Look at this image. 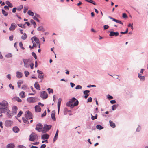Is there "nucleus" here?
<instances>
[{
  "label": "nucleus",
  "instance_id": "obj_1",
  "mask_svg": "<svg viewBox=\"0 0 148 148\" xmlns=\"http://www.w3.org/2000/svg\"><path fill=\"white\" fill-rule=\"evenodd\" d=\"M8 109H9V104L6 100H3L0 102V114L6 111ZM2 116V114L0 115V116Z\"/></svg>",
  "mask_w": 148,
  "mask_h": 148
},
{
  "label": "nucleus",
  "instance_id": "obj_2",
  "mask_svg": "<svg viewBox=\"0 0 148 148\" xmlns=\"http://www.w3.org/2000/svg\"><path fill=\"white\" fill-rule=\"evenodd\" d=\"M32 40V42L33 44V46L32 47L31 45L29 46V47L30 48H32L33 47H36V44L35 43H37V38L36 37H33L31 38Z\"/></svg>",
  "mask_w": 148,
  "mask_h": 148
},
{
  "label": "nucleus",
  "instance_id": "obj_3",
  "mask_svg": "<svg viewBox=\"0 0 148 148\" xmlns=\"http://www.w3.org/2000/svg\"><path fill=\"white\" fill-rule=\"evenodd\" d=\"M52 127L51 125H45L43 128L42 133H45L49 130Z\"/></svg>",
  "mask_w": 148,
  "mask_h": 148
},
{
  "label": "nucleus",
  "instance_id": "obj_4",
  "mask_svg": "<svg viewBox=\"0 0 148 148\" xmlns=\"http://www.w3.org/2000/svg\"><path fill=\"white\" fill-rule=\"evenodd\" d=\"M23 61L24 64V66L26 68H29L31 64L29 59H23Z\"/></svg>",
  "mask_w": 148,
  "mask_h": 148
},
{
  "label": "nucleus",
  "instance_id": "obj_5",
  "mask_svg": "<svg viewBox=\"0 0 148 148\" xmlns=\"http://www.w3.org/2000/svg\"><path fill=\"white\" fill-rule=\"evenodd\" d=\"M25 118H27L28 119H30L32 118L33 116L31 112L29 111H26L25 114Z\"/></svg>",
  "mask_w": 148,
  "mask_h": 148
},
{
  "label": "nucleus",
  "instance_id": "obj_6",
  "mask_svg": "<svg viewBox=\"0 0 148 148\" xmlns=\"http://www.w3.org/2000/svg\"><path fill=\"white\" fill-rule=\"evenodd\" d=\"M40 97L43 99H45L48 97V95L45 91H43L40 92Z\"/></svg>",
  "mask_w": 148,
  "mask_h": 148
},
{
  "label": "nucleus",
  "instance_id": "obj_7",
  "mask_svg": "<svg viewBox=\"0 0 148 148\" xmlns=\"http://www.w3.org/2000/svg\"><path fill=\"white\" fill-rule=\"evenodd\" d=\"M37 72L38 78V79H43L44 78V74L43 73V72L39 70H38Z\"/></svg>",
  "mask_w": 148,
  "mask_h": 148
},
{
  "label": "nucleus",
  "instance_id": "obj_8",
  "mask_svg": "<svg viewBox=\"0 0 148 148\" xmlns=\"http://www.w3.org/2000/svg\"><path fill=\"white\" fill-rule=\"evenodd\" d=\"M7 112L6 115L8 118H11L12 116L14 115L12 112L8 109L6 111H5L3 112V113Z\"/></svg>",
  "mask_w": 148,
  "mask_h": 148
},
{
  "label": "nucleus",
  "instance_id": "obj_9",
  "mask_svg": "<svg viewBox=\"0 0 148 148\" xmlns=\"http://www.w3.org/2000/svg\"><path fill=\"white\" fill-rule=\"evenodd\" d=\"M36 134L32 132L29 136V140L34 141L36 138Z\"/></svg>",
  "mask_w": 148,
  "mask_h": 148
},
{
  "label": "nucleus",
  "instance_id": "obj_10",
  "mask_svg": "<svg viewBox=\"0 0 148 148\" xmlns=\"http://www.w3.org/2000/svg\"><path fill=\"white\" fill-rule=\"evenodd\" d=\"M110 34L109 35L110 36H114L116 37L117 36L119 35V33L118 32H114L111 31L110 32Z\"/></svg>",
  "mask_w": 148,
  "mask_h": 148
},
{
  "label": "nucleus",
  "instance_id": "obj_11",
  "mask_svg": "<svg viewBox=\"0 0 148 148\" xmlns=\"http://www.w3.org/2000/svg\"><path fill=\"white\" fill-rule=\"evenodd\" d=\"M27 101L29 103H34L36 101V98L33 97H30L27 98Z\"/></svg>",
  "mask_w": 148,
  "mask_h": 148
},
{
  "label": "nucleus",
  "instance_id": "obj_12",
  "mask_svg": "<svg viewBox=\"0 0 148 148\" xmlns=\"http://www.w3.org/2000/svg\"><path fill=\"white\" fill-rule=\"evenodd\" d=\"M43 125L40 123L38 124V131L42 132L43 130Z\"/></svg>",
  "mask_w": 148,
  "mask_h": 148
},
{
  "label": "nucleus",
  "instance_id": "obj_13",
  "mask_svg": "<svg viewBox=\"0 0 148 148\" xmlns=\"http://www.w3.org/2000/svg\"><path fill=\"white\" fill-rule=\"evenodd\" d=\"M16 27L17 25L15 23H12L10 27L9 28V30L10 31H13L15 30Z\"/></svg>",
  "mask_w": 148,
  "mask_h": 148
},
{
  "label": "nucleus",
  "instance_id": "obj_14",
  "mask_svg": "<svg viewBox=\"0 0 148 148\" xmlns=\"http://www.w3.org/2000/svg\"><path fill=\"white\" fill-rule=\"evenodd\" d=\"M17 109L18 108L16 106H14L12 107V112L14 115L16 113Z\"/></svg>",
  "mask_w": 148,
  "mask_h": 148
},
{
  "label": "nucleus",
  "instance_id": "obj_15",
  "mask_svg": "<svg viewBox=\"0 0 148 148\" xmlns=\"http://www.w3.org/2000/svg\"><path fill=\"white\" fill-rule=\"evenodd\" d=\"M62 101V99L61 98H59L58 100V114H59L60 106L61 105V102Z\"/></svg>",
  "mask_w": 148,
  "mask_h": 148
},
{
  "label": "nucleus",
  "instance_id": "obj_16",
  "mask_svg": "<svg viewBox=\"0 0 148 148\" xmlns=\"http://www.w3.org/2000/svg\"><path fill=\"white\" fill-rule=\"evenodd\" d=\"M49 137V135L47 134H43L41 136V139L42 140L47 139Z\"/></svg>",
  "mask_w": 148,
  "mask_h": 148
},
{
  "label": "nucleus",
  "instance_id": "obj_17",
  "mask_svg": "<svg viewBox=\"0 0 148 148\" xmlns=\"http://www.w3.org/2000/svg\"><path fill=\"white\" fill-rule=\"evenodd\" d=\"M12 123V121L10 120H7L5 122V125L8 127L10 126Z\"/></svg>",
  "mask_w": 148,
  "mask_h": 148
},
{
  "label": "nucleus",
  "instance_id": "obj_18",
  "mask_svg": "<svg viewBox=\"0 0 148 148\" xmlns=\"http://www.w3.org/2000/svg\"><path fill=\"white\" fill-rule=\"evenodd\" d=\"M16 76L17 78H20L22 77V73L21 72L17 71L16 73Z\"/></svg>",
  "mask_w": 148,
  "mask_h": 148
},
{
  "label": "nucleus",
  "instance_id": "obj_19",
  "mask_svg": "<svg viewBox=\"0 0 148 148\" xmlns=\"http://www.w3.org/2000/svg\"><path fill=\"white\" fill-rule=\"evenodd\" d=\"M138 77L141 81H144L145 80V78L144 76H142L141 74L138 73Z\"/></svg>",
  "mask_w": 148,
  "mask_h": 148
},
{
  "label": "nucleus",
  "instance_id": "obj_20",
  "mask_svg": "<svg viewBox=\"0 0 148 148\" xmlns=\"http://www.w3.org/2000/svg\"><path fill=\"white\" fill-rule=\"evenodd\" d=\"M58 130L56 131V134L54 136V137L53 140V142H54L57 139L58 136Z\"/></svg>",
  "mask_w": 148,
  "mask_h": 148
},
{
  "label": "nucleus",
  "instance_id": "obj_21",
  "mask_svg": "<svg viewBox=\"0 0 148 148\" xmlns=\"http://www.w3.org/2000/svg\"><path fill=\"white\" fill-rule=\"evenodd\" d=\"M109 123L110 126L112 127L113 128H114L115 127V124L112 121L110 120Z\"/></svg>",
  "mask_w": 148,
  "mask_h": 148
},
{
  "label": "nucleus",
  "instance_id": "obj_22",
  "mask_svg": "<svg viewBox=\"0 0 148 148\" xmlns=\"http://www.w3.org/2000/svg\"><path fill=\"white\" fill-rule=\"evenodd\" d=\"M13 130L15 133H18L19 131L18 128L16 126L13 127Z\"/></svg>",
  "mask_w": 148,
  "mask_h": 148
},
{
  "label": "nucleus",
  "instance_id": "obj_23",
  "mask_svg": "<svg viewBox=\"0 0 148 148\" xmlns=\"http://www.w3.org/2000/svg\"><path fill=\"white\" fill-rule=\"evenodd\" d=\"M19 95L20 97L21 98H24L25 96V93L24 91L21 92L19 94Z\"/></svg>",
  "mask_w": 148,
  "mask_h": 148
},
{
  "label": "nucleus",
  "instance_id": "obj_24",
  "mask_svg": "<svg viewBox=\"0 0 148 148\" xmlns=\"http://www.w3.org/2000/svg\"><path fill=\"white\" fill-rule=\"evenodd\" d=\"M85 1L91 3L95 5H97L96 3L92 0H85Z\"/></svg>",
  "mask_w": 148,
  "mask_h": 148
},
{
  "label": "nucleus",
  "instance_id": "obj_25",
  "mask_svg": "<svg viewBox=\"0 0 148 148\" xmlns=\"http://www.w3.org/2000/svg\"><path fill=\"white\" fill-rule=\"evenodd\" d=\"M14 147V145L13 144L10 143L7 145L6 148H13Z\"/></svg>",
  "mask_w": 148,
  "mask_h": 148
},
{
  "label": "nucleus",
  "instance_id": "obj_26",
  "mask_svg": "<svg viewBox=\"0 0 148 148\" xmlns=\"http://www.w3.org/2000/svg\"><path fill=\"white\" fill-rule=\"evenodd\" d=\"M6 4L8 5V6L10 7H13L12 4L10 2L8 1H7L5 2Z\"/></svg>",
  "mask_w": 148,
  "mask_h": 148
},
{
  "label": "nucleus",
  "instance_id": "obj_27",
  "mask_svg": "<svg viewBox=\"0 0 148 148\" xmlns=\"http://www.w3.org/2000/svg\"><path fill=\"white\" fill-rule=\"evenodd\" d=\"M22 119L23 122L25 123H28L29 122L28 121V120L29 119H28L27 118H24L23 117Z\"/></svg>",
  "mask_w": 148,
  "mask_h": 148
},
{
  "label": "nucleus",
  "instance_id": "obj_28",
  "mask_svg": "<svg viewBox=\"0 0 148 148\" xmlns=\"http://www.w3.org/2000/svg\"><path fill=\"white\" fill-rule=\"evenodd\" d=\"M119 104L113 105L112 106V110H115L117 108Z\"/></svg>",
  "mask_w": 148,
  "mask_h": 148
},
{
  "label": "nucleus",
  "instance_id": "obj_29",
  "mask_svg": "<svg viewBox=\"0 0 148 148\" xmlns=\"http://www.w3.org/2000/svg\"><path fill=\"white\" fill-rule=\"evenodd\" d=\"M2 13L5 16H7L8 15V13L6 12L5 10L3 9L2 10Z\"/></svg>",
  "mask_w": 148,
  "mask_h": 148
},
{
  "label": "nucleus",
  "instance_id": "obj_30",
  "mask_svg": "<svg viewBox=\"0 0 148 148\" xmlns=\"http://www.w3.org/2000/svg\"><path fill=\"white\" fill-rule=\"evenodd\" d=\"M30 22L33 25L34 27H35L36 26V24L34 21L33 19H31L30 20Z\"/></svg>",
  "mask_w": 148,
  "mask_h": 148
},
{
  "label": "nucleus",
  "instance_id": "obj_31",
  "mask_svg": "<svg viewBox=\"0 0 148 148\" xmlns=\"http://www.w3.org/2000/svg\"><path fill=\"white\" fill-rule=\"evenodd\" d=\"M28 14L30 16H33L34 15L33 12L31 11L30 10H29L27 12Z\"/></svg>",
  "mask_w": 148,
  "mask_h": 148
},
{
  "label": "nucleus",
  "instance_id": "obj_32",
  "mask_svg": "<svg viewBox=\"0 0 148 148\" xmlns=\"http://www.w3.org/2000/svg\"><path fill=\"white\" fill-rule=\"evenodd\" d=\"M96 127L97 129L99 130H101L103 128V127L102 126H101V125H97Z\"/></svg>",
  "mask_w": 148,
  "mask_h": 148
},
{
  "label": "nucleus",
  "instance_id": "obj_33",
  "mask_svg": "<svg viewBox=\"0 0 148 148\" xmlns=\"http://www.w3.org/2000/svg\"><path fill=\"white\" fill-rule=\"evenodd\" d=\"M38 31H44L43 27L42 26H40L38 27Z\"/></svg>",
  "mask_w": 148,
  "mask_h": 148
},
{
  "label": "nucleus",
  "instance_id": "obj_34",
  "mask_svg": "<svg viewBox=\"0 0 148 148\" xmlns=\"http://www.w3.org/2000/svg\"><path fill=\"white\" fill-rule=\"evenodd\" d=\"M23 81L21 80H19L17 82L18 86V88H20L21 85L22 84Z\"/></svg>",
  "mask_w": 148,
  "mask_h": 148
},
{
  "label": "nucleus",
  "instance_id": "obj_35",
  "mask_svg": "<svg viewBox=\"0 0 148 148\" xmlns=\"http://www.w3.org/2000/svg\"><path fill=\"white\" fill-rule=\"evenodd\" d=\"M91 119L92 120H94L95 119H97V115L96 114L95 116H93L91 114Z\"/></svg>",
  "mask_w": 148,
  "mask_h": 148
},
{
  "label": "nucleus",
  "instance_id": "obj_36",
  "mask_svg": "<svg viewBox=\"0 0 148 148\" xmlns=\"http://www.w3.org/2000/svg\"><path fill=\"white\" fill-rule=\"evenodd\" d=\"M27 36L25 33H24L21 36V38L23 40H25L27 38Z\"/></svg>",
  "mask_w": 148,
  "mask_h": 148
},
{
  "label": "nucleus",
  "instance_id": "obj_37",
  "mask_svg": "<svg viewBox=\"0 0 148 148\" xmlns=\"http://www.w3.org/2000/svg\"><path fill=\"white\" fill-rule=\"evenodd\" d=\"M47 90L48 91V92L49 94L51 93H53V90L52 89L48 88L47 89Z\"/></svg>",
  "mask_w": 148,
  "mask_h": 148
},
{
  "label": "nucleus",
  "instance_id": "obj_38",
  "mask_svg": "<svg viewBox=\"0 0 148 148\" xmlns=\"http://www.w3.org/2000/svg\"><path fill=\"white\" fill-rule=\"evenodd\" d=\"M51 117L52 119L54 120L55 121L56 120V119L55 118V114L54 113H52L51 114Z\"/></svg>",
  "mask_w": 148,
  "mask_h": 148
},
{
  "label": "nucleus",
  "instance_id": "obj_39",
  "mask_svg": "<svg viewBox=\"0 0 148 148\" xmlns=\"http://www.w3.org/2000/svg\"><path fill=\"white\" fill-rule=\"evenodd\" d=\"M19 45L20 47L22 49L24 50L25 48L23 47V44L21 42H20L19 43Z\"/></svg>",
  "mask_w": 148,
  "mask_h": 148
},
{
  "label": "nucleus",
  "instance_id": "obj_40",
  "mask_svg": "<svg viewBox=\"0 0 148 148\" xmlns=\"http://www.w3.org/2000/svg\"><path fill=\"white\" fill-rule=\"evenodd\" d=\"M77 99L75 97H73L71 99H70V101H71V103H73Z\"/></svg>",
  "mask_w": 148,
  "mask_h": 148
},
{
  "label": "nucleus",
  "instance_id": "obj_41",
  "mask_svg": "<svg viewBox=\"0 0 148 148\" xmlns=\"http://www.w3.org/2000/svg\"><path fill=\"white\" fill-rule=\"evenodd\" d=\"M79 104V101L77 99L76 100V101L74 103L73 105V106H77Z\"/></svg>",
  "mask_w": 148,
  "mask_h": 148
},
{
  "label": "nucleus",
  "instance_id": "obj_42",
  "mask_svg": "<svg viewBox=\"0 0 148 148\" xmlns=\"http://www.w3.org/2000/svg\"><path fill=\"white\" fill-rule=\"evenodd\" d=\"M82 88V86L79 85H77L75 88L76 89H81Z\"/></svg>",
  "mask_w": 148,
  "mask_h": 148
},
{
  "label": "nucleus",
  "instance_id": "obj_43",
  "mask_svg": "<svg viewBox=\"0 0 148 148\" xmlns=\"http://www.w3.org/2000/svg\"><path fill=\"white\" fill-rule=\"evenodd\" d=\"M18 26H19V27H20L21 28H25V24L22 25L21 24H18Z\"/></svg>",
  "mask_w": 148,
  "mask_h": 148
},
{
  "label": "nucleus",
  "instance_id": "obj_44",
  "mask_svg": "<svg viewBox=\"0 0 148 148\" xmlns=\"http://www.w3.org/2000/svg\"><path fill=\"white\" fill-rule=\"evenodd\" d=\"M12 55L11 53H9L5 55V57L7 58H10L12 56Z\"/></svg>",
  "mask_w": 148,
  "mask_h": 148
},
{
  "label": "nucleus",
  "instance_id": "obj_45",
  "mask_svg": "<svg viewBox=\"0 0 148 148\" xmlns=\"http://www.w3.org/2000/svg\"><path fill=\"white\" fill-rule=\"evenodd\" d=\"M107 98L108 100H110L113 99V97L109 94L107 95Z\"/></svg>",
  "mask_w": 148,
  "mask_h": 148
},
{
  "label": "nucleus",
  "instance_id": "obj_46",
  "mask_svg": "<svg viewBox=\"0 0 148 148\" xmlns=\"http://www.w3.org/2000/svg\"><path fill=\"white\" fill-rule=\"evenodd\" d=\"M138 127L137 128L136 130V131L137 132H140L141 129V127L139 125H138Z\"/></svg>",
  "mask_w": 148,
  "mask_h": 148
},
{
  "label": "nucleus",
  "instance_id": "obj_47",
  "mask_svg": "<svg viewBox=\"0 0 148 148\" xmlns=\"http://www.w3.org/2000/svg\"><path fill=\"white\" fill-rule=\"evenodd\" d=\"M47 113L46 110L41 115V117L42 118L44 117L46 115Z\"/></svg>",
  "mask_w": 148,
  "mask_h": 148
},
{
  "label": "nucleus",
  "instance_id": "obj_48",
  "mask_svg": "<svg viewBox=\"0 0 148 148\" xmlns=\"http://www.w3.org/2000/svg\"><path fill=\"white\" fill-rule=\"evenodd\" d=\"M24 74L25 76L27 77L29 74V73L27 71H24Z\"/></svg>",
  "mask_w": 148,
  "mask_h": 148
},
{
  "label": "nucleus",
  "instance_id": "obj_49",
  "mask_svg": "<svg viewBox=\"0 0 148 148\" xmlns=\"http://www.w3.org/2000/svg\"><path fill=\"white\" fill-rule=\"evenodd\" d=\"M90 92V91L89 90H86L84 91L83 94L84 95L88 94V93Z\"/></svg>",
  "mask_w": 148,
  "mask_h": 148
},
{
  "label": "nucleus",
  "instance_id": "obj_50",
  "mask_svg": "<svg viewBox=\"0 0 148 148\" xmlns=\"http://www.w3.org/2000/svg\"><path fill=\"white\" fill-rule=\"evenodd\" d=\"M22 113L23 112L22 111H20L17 115V117H20Z\"/></svg>",
  "mask_w": 148,
  "mask_h": 148
},
{
  "label": "nucleus",
  "instance_id": "obj_51",
  "mask_svg": "<svg viewBox=\"0 0 148 148\" xmlns=\"http://www.w3.org/2000/svg\"><path fill=\"white\" fill-rule=\"evenodd\" d=\"M32 56H33V57H34L35 59H37V56L35 53L34 52H32Z\"/></svg>",
  "mask_w": 148,
  "mask_h": 148
},
{
  "label": "nucleus",
  "instance_id": "obj_52",
  "mask_svg": "<svg viewBox=\"0 0 148 148\" xmlns=\"http://www.w3.org/2000/svg\"><path fill=\"white\" fill-rule=\"evenodd\" d=\"M72 104V103H71V101H70L68 102H67V103H66V105L68 107L70 106V105H71Z\"/></svg>",
  "mask_w": 148,
  "mask_h": 148
},
{
  "label": "nucleus",
  "instance_id": "obj_53",
  "mask_svg": "<svg viewBox=\"0 0 148 148\" xmlns=\"http://www.w3.org/2000/svg\"><path fill=\"white\" fill-rule=\"evenodd\" d=\"M28 7H24V10L23 11V13H26L27 11L28 10Z\"/></svg>",
  "mask_w": 148,
  "mask_h": 148
},
{
  "label": "nucleus",
  "instance_id": "obj_54",
  "mask_svg": "<svg viewBox=\"0 0 148 148\" xmlns=\"http://www.w3.org/2000/svg\"><path fill=\"white\" fill-rule=\"evenodd\" d=\"M92 98L90 97L88 98L87 99V102H91L92 101Z\"/></svg>",
  "mask_w": 148,
  "mask_h": 148
},
{
  "label": "nucleus",
  "instance_id": "obj_55",
  "mask_svg": "<svg viewBox=\"0 0 148 148\" xmlns=\"http://www.w3.org/2000/svg\"><path fill=\"white\" fill-rule=\"evenodd\" d=\"M115 22L118 23L120 24L123 25V23L120 20L116 19Z\"/></svg>",
  "mask_w": 148,
  "mask_h": 148
},
{
  "label": "nucleus",
  "instance_id": "obj_56",
  "mask_svg": "<svg viewBox=\"0 0 148 148\" xmlns=\"http://www.w3.org/2000/svg\"><path fill=\"white\" fill-rule=\"evenodd\" d=\"M9 87H10V88L12 89V90L14 89V86H12L11 84H9Z\"/></svg>",
  "mask_w": 148,
  "mask_h": 148
},
{
  "label": "nucleus",
  "instance_id": "obj_57",
  "mask_svg": "<svg viewBox=\"0 0 148 148\" xmlns=\"http://www.w3.org/2000/svg\"><path fill=\"white\" fill-rule=\"evenodd\" d=\"M122 17L124 18H127V14L125 13H123V14Z\"/></svg>",
  "mask_w": 148,
  "mask_h": 148
},
{
  "label": "nucleus",
  "instance_id": "obj_58",
  "mask_svg": "<svg viewBox=\"0 0 148 148\" xmlns=\"http://www.w3.org/2000/svg\"><path fill=\"white\" fill-rule=\"evenodd\" d=\"M109 27V26L108 25H105L103 26L104 29L106 30Z\"/></svg>",
  "mask_w": 148,
  "mask_h": 148
},
{
  "label": "nucleus",
  "instance_id": "obj_59",
  "mask_svg": "<svg viewBox=\"0 0 148 148\" xmlns=\"http://www.w3.org/2000/svg\"><path fill=\"white\" fill-rule=\"evenodd\" d=\"M22 89H23L25 90L27 89V86L25 85H23L22 86Z\"/></svg>",
  "mask_w": 148,
  "mask_h": 148
},
{
  "label": "nucleus",
  "instance_id": "obj_60",
  "mask_svg": "<svg viewBox=\"0 0 148 148\" xmlns=\"http://www.w3.org/2000/svg\"><path fill=\"white\" fill-rule=\"evenodd\" d=\"M23 8V6L22 5H21L19 6V7L17 8V10L18 11H20Z\"/></svg>",
  "mask_w": 148,
  "mask_h": 148
},
{
  "label": "nucleus",
  "instance_id": "obj_61",
  "mask_svg": "<svg viewBox=\"0 0 148 148\" xmlns=\"http://www.w3.org/2000/svg\"><path fill=\"white\" fill-rule=\"evenodd\" d=\"M16 100L18 102H20L22 101L18 97L16 98Z\"/></svg>",
  "mask_w": 148,
  "mask_h": 148
},
{
  "label": "nucleus",
  "instance_id": "obj_62",
  "mask_svg": "<svg viewBox=\"0 0 148 148\" xmlns=\"http://www.w3.org/2000/svg\"><path fill=\"white\" fill-rule=\"evenodd\" d=\"M6 77L9 80H10L11 79V75L10 74H8L6 76Z\"/></svg>",
  "mask_w": 148,
  "mask_h": 148
},
{
  "label": "nucleus",
  "instance_id": "obj_63",
  "mask_svg": "<svg viewBox=\"0 0 148 148\" xmlns=\"http://www.w3.org/2000/svg\"><path fill=\"white\" fill-rule=\"evenodd\" d=\"M110 102L112 104H114L116 103V101L115 100H113L110 101Z\"/></svg>",
  "mask_w": 148,
  "mask_h": 148
},
{
  "label": "nucleus",
  "instance_id": "obj_64",
  "mask_svg": "<svg viewBox=\"0 0 148 148\" xmlns=\"http://www.w3.org/2000/svg\"><path fill=\"white\" fill-rule=\"evenodd\" d=\"M18 148H26V147L22 145H20L18 146Z\"/></svg>",
  "mask_w": 148,
  "mask_h": 148
}]
</instances>
